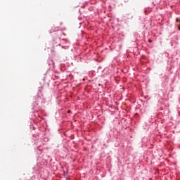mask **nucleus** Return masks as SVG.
I'll return each instance as SVG.
<instances>
[{"label":"nucleus","instance_id":"obj_1","mask_svg":"<svg viewBox=\"0 0 180 180\" xmlns=\"http://www.w3.org/2000/svg\"><path fill=\"white\" fill-rule=\"evenodd\" d=\"M176 22H179V18H176Z\"/></svg>","mask_w":180,"mask_h":180},{"label":"nucleus","instance_id":"obj_2","mask_svg":"<svg viewBox=\"0 0 180 180\" xmlns=\"http://www.w3.org/2000/svg\"><path fill=\"white\" fill-rule=\"evenodd\" d=\"M151 41H152L151 40H149V43H151Z\"/></svg>","mask_w":180,"mask_h":180},{"label":"nucleus","instance_id":"obj_3","mask_svg":"<svg viewBox=\"0 0 180 180\" xmlns=\"http://www.w3.org/2000/svg\"><path fill=\"white\" fill-rule=\"evenodd\" d=\"M179 30H180V26H179Z\"/></svg>","mask_w":180,"mask_h":180}]
</instances>
